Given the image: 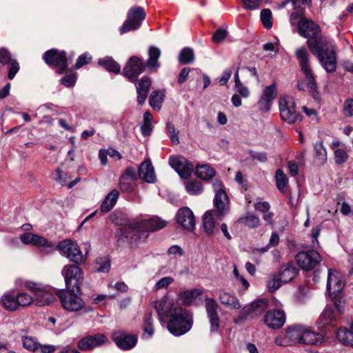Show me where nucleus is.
Instances as JSON below:
<instances>
[{
    "instance_id": "obj_46",
    "label": "nucleus",
    "mask_w": 353,
    "mask_h": 353,
    "mask_svg": "<svg viewBox=\"0 0 353 353\" xmlns=\"http://www.w3.org/2000/svg\"><path fill=\"white\" fill-rule=\"evenodd\" d=\"M23 346L25 349L36 352L39 343L37 339L32 336H22Z\"/></svg>"
},
{
    "instance_id": "obj_38",
    "label": "nucleus",
    "mask_w": 353,
    "mask_h": 353,
    "mask_svg": "<svg viewBox=\"0 0 353 353\" xmlns=\"http://www.w3.org/2000/svg\"><path fill=\"white\" fill-rule=\"evenodd\" d=\"M98 63L109 72L118 74L121 71L120 65L110 57L99 59Z\"/></svg>"
},
{
    "instance_id": "obj_1",
    "label": "nucleus",
    "mask_w": 353,
    "mask_h": 353,
    "mask_svg": "<svg viewBox=\"0 0 353 353\" xmlns=\"http://www.w3.org/2000/svg\"><path fill=\"white\" fill-rule=\"evenodd\" d=\"M299 33L307 38L310 52L318 59L321 65L327 72L336 69V56L334 45L321 36L318 24L311 19L302 18L298 21Z\"/></svg>"
},
{
    "instance_id": "obj_32",
    "label": "nucleus",
    "mask_w": 353,
    "mask_h": 353,
    "mask_svg": "<svg viewBox=\"0 0 353 353\" xmlns=\"http://www.w3.org/2000/svg\"><path fill=\"white\" fill-rule=\"evenodd\" d=\"M148 59L145 65L150 70H156L160 67L159 59L161 56V50L154 46H151L148 49Z\"/></svg>"
},
{
    "instance_id": "obj_6",
    "label": "nucleus",
    "mask_w": 353,
    "mask_h": 353,
    "mask_svg": "<svg viewBox=\"0 0 353 353\" xmlns=\"http://www.w3.org/2000/svg\"><path fill=\"white\" fill-rule=\"evenodd\" d=\"M295 56L299 61L301 70L305 76V79L307 81V85L310 89V92L315 99H319V94L317 91V86L311 69L310 63V55L309 52L306 48L301 47L295 50Z\"/></svg>"
},
{
    "instance_id": "obj_63",
    "label": "nucleus",
    "mask_w": 353,
    "mask_h": 353,
    "mask_svg": "<svg viewBox=\"0 0 353 353\" xmlns=\"http://www.w3.org/2000/svg\"><path fill=\"white\" fill-rule=\"evenodd\" d=\"M254 208L256 210L261 212L262 213L267 212L270 208V205L268 202L266 201H258L254 204Z\"/></svg>"
},
{
    "instance_id": "obj_4",
    "label": "nucleus",
    "mask_w": 353,
    "mask_h": 353,
    "mask_svg": "<svg viewBox=\"0 0 353 353\" xmlns=\"http://www.w3.org/2000/svg\"><path fill=\"white\" fill-rule=\"evenodd\" d=\"M288 338L294 343L315 345L321 343L323 335L310 327L295 324L287 329Z\"/></svg>"
},
{
    "instance_id": "obj_12",
    "label": "nucleus",
    "mask_w": 353,
    "mask_h": 353,
    "mask_svg": "<svg viewBox=\"0 0 353 353\" xmlns=\"http://www.w3.org/2000/svg\"><path fill=\"white\" fill-rule=\"evenodd\" d=\"M80 292H72L70 290H60L58 296L62 307L68 312H78L81 310L85 302L77 294Z\"/></svg>"
},
{
    "instance_id": "obj_24",
    "label": "nucleus",
    "mask_w": 353,
    "mask_h": 353,
    "mask_svg": "<svg viewBox=\"0 0 353 353\" xmlns=\"http://www.w3.org/2000/svg\"><path fill=\"white\" fill-rule=\"evenodd\" d=\"M176 220L185 230H193L194 229V216L192 211L188 207L181 208L178 210Z\"/></svg>"
},
{
    "instance_id": "obj_64",
    "label": "nucleus",
    "mask_w": 353,
    "mask_h": 353,
    "mask_svg": "<svg viewBox=\"0 0 353 353\" xmlns=\"http://www.w3.org/2000/svg\"><path fill=\"white\" fill-rule=\"evenodd\" d=\"M232 74V70L230 68H227L224 70L222 76L219 79V83L221 85L227 84L228 80L231 77Z\"/></svg>"
},
{
    "instance_id": "obj_25",
    "label": "nucleus",
    "mask_w": 353,
    "mask_h": 353,
    "mask_svg": "<svg viewBox=\"0 0 353 353\" xmlns=\"http://www.w3.org/2000/svg\"><path fill=\"white\" fill-rule=\"evenodd\" d=\"M154 307L157 310L161 321H167L174 309L173 303L166 296H163L161 299L155 301L154 303Z\"/></svg>"
},
{
    "instance_id": "obj_54",
    "label": "nucleus",
    "mask_w": 353,
    "mask_h": 353,
    "mask_svg": "<svg viewBox=\"0 0 353 353\" xmlns=\"http://www.w3.org/2000/svg\"><path fill=\"white\" fill-rule=\"evenodd\" d=\"M261 20L265 28L268 29L272 28V12L270 9H263L261 11Z\"/></svg>"
},
{
    "instance_id": "obj_19",
    "label": "nucleus",
    "mask_w": 353,
    "mask_h": 353,
    "mask_svg": "<svg viewBox=\"0 0 353 353\" xmlns=\"http://www.w3.org/2000/svg\"><path fill=\"white\" fill-rule=\"evenodd\" d=\"M108 342V339L103 334L88 335L78 341L77 347L82 351H87Z\"/></svg>"
},
{
    "instance_id": "obj_20",
    "label": "nucleus",
    "mask_w": 353,
    "mask_h": 353,
    "mask_svg": "<svg viewBox=\"0 0 353 353\" xmlns=\"http://www.w3.org/2000/svg\"><path fill=\"white\" fill-rule=\"evenodd\" d=\"M144 68V63L140 58L132 57L123 68V74L130 81L134 82Z\"/></svg>"
},
{
    "instance_id": "obj_23",
    "label": "nucleus",
    "mask_w": 353,
    "mask_h": 353,
    "mask_svg": "<svg viewBox=\"0 0 353 353\" xmlns=\"http://www.w3.org/2000/svg\"><path fill=\"white\" fill-rule=\"evenodd\" d=\"M344 287L341 274L333 270H329L327 281V290L330 296H336Z\"/></svg>"
},
{
    "instance_id": "obj_5",
    "label": "nucleus",
    "mask_w": 353,
    "mask_h": 353,
    "mask_svg": "<svg viewBox=\"0 0 353 353\" xmlns=\"http://www.w3.org/2000/svg\"><path fill=\"white\" fill-rule=\"evenodd\" d=\"M193 323L192 314L186 310L176 307L167 324L169 332L175 336H180L189 332Z\"/></svg>"
},
{
    "instance_id": "obj_30",
    "label": "nucleus",
    "mask_w": 353,
    "mask_h": 353,
    "mask_svg": "<svg viewBox=\"0 0 353 353\" xmlns=\"http://www.w3.org/2000/svg\"><path fill=\"white\" fill-rule=\"evenodd\" d=\"M119 197V192L113 189L105 196L100 207L102 213L109 212L116 205Z\"/></svg>"
},
{
    "instance_id": "obj_16",
    "label": "nucleus",
    "mask_w": 353,
    "mask_h": 353,
    "mask_svg": "<svg viewBox=\"0 0 353 353\" xmlns=\"http://www.w3.org/2000/svg\"><path fill=\"white\" fill-rule=\"evenodd\" d=\"M205 307L207 313L210 327L211 334L216 333L219 329V316L217 312L219 305L213 298H206L205 299Z\"/></svg>"
},
{
    "instance_id": "obj_52",
    "label": "nucleus",
    "mask_w": 353,
    "mask_h": 353,
    "mask_svg": "<svg viewBox=\"0 0 353 353\" xmlns=\"http://www.w3.org/2000/svg\"><path fill=\"white\" fill-rule=\"evenodd\" d=\"M267 288L268 290L273 292L277 290L283 283L279 275L274 274L267 280Z\"/></svg>"
},
{
    "instance_id": "obj_2",
    "label": "nucleus",
    "mask_w": 353,
    "mask_h": 353,
    "mask_svg": "<svg viewBox=\"0 0 353 353\" xmlns=\"http://www.w3.org/2000/svg\"><path fill=\"white\" fill-rule=\"evenodd\" d=\"M212 184L215 193L214 203L216 210L208 211L203 216V228L208 234H212L217 230L215 219L221 221L229 211V199L222 182L215 179Z\"/></svg>"
},
{
    "instance_id": "obj_27",
    "label": "nucleus",
    "mask_w": 353,
    "mask_h": 353,
    "mask_svg": "<svg viewBox=\"0 0 353 353\" xmlns=\"http://www.w3.org/2000/svg\"><path fill=\"white\" fill-rule=\"evenodd\" d=\"M318 323L321 329L329 330V327H334L336 323V317L334 312L333 307H325L318 319Z\"/></svg>"
},
{
    "instance_id": "obj_15",
    "label": "nucleus",
    "mask_w": 353,
    "mask_h": 353,
    "mask_svg": "<svg viewBox=\"0 0 353 353\" xmlns=\"http://www.w3.org/2000/svg\"><path fill=\"white\" fill-rule=\"evenodd\" d=\"M296 261L302 270L309 271L321 262V257L318 252L311 250L299 252L296 255Z\"/></svg>"
},
{
    "instance_id": "obj_11",
    "label": "nucleus",
    "mask_w": 353,
    "mask_h": 353,
    "mask_svg": "<svg viewBox=\"0 0 353 353\" xmlns=\"http://www.w3.org/2000/svg\"><path fill=\"white\" fill-rule=\"evenodd\" d=\"M146 16L143 8L134 6L131 8L127 14V19L120 28L121 34L139 28Z\"/></svg>"
},
{
    "instance_id": "obj_50",
    "label": "nucleus",
    "mask_w": 353,
    "mask_h": 353,
    "mask_svg": "<svg viewBox=\"0 0 353 353\" xmlns=\"http://www.w3.org/2000/svg\"><path fill=\"white\" fill-rule=\"evenodd\" d=\"M281 119L288 123H294L302 119V116L299 112H280Z\"/></svg>"
},
{
    "instance_id": "obj_7",
    "label": "nucleus",
    "mask_w": 353,
    "mask_h": 353,
    "mask_svg": "<svg viewBox=\"0 0 353 353\" xmlns=\"http://www.w3.org/2000/svg\"><path fill=\"white\" fill-rule=\"evenodd\" d=\"M125 178L135 181L137 176L147 183H154L156 181V175L154 167L150 160L143 161L139 167L138 171L134 167H128L121 175Z\"/></svg>"
},
{
    "instance_id": "obj_3",
    "label": "nucleus",
    "mask_w": 353,
    "mask_h": 353,
    "mask_svg": "<svg viewBox=\"0 0 353 353\" xmlns=\"http://www.w3.org/2000/svg\"><path fill=\"white\" fill-rule=\"evenodd\" d=\"M167 222L159 216H154L148 219L137 221L128 228H121L118 233L131 241L145 240L149 232H154L165 228Z\"/></svg>"
},
{
    "instance_id": "obj_34",
    "label": "nucleus",
    "mask_w": 353,
    "mask_h": 353,
    "mask_svg": "<svg viewBox=\"0 0 353 353\" xmlns=\"http://www.w3.org/2000/svg\"><path fill=\"white\" fill-rule=\"evenodd\" d=\"M337 339L343 345L353 347V322L350 330L340 327L336 332Z\"/></svg>"
},
{
    "instance_id": "obj_37",
    "label": "nucleus",
    "mask_w": 353,
    "mask_h": 353,
    "mask_svg": "<svg viewBox=\"0 0 353 353\" xmlns=\"http://www.w3.org/2000/svg\"><path fill=\"white\" fill-rule=\"evenodd\" d=\"M202 290L195 288L191 290H185L180 292L179 298L182 300V303L185 305H190L192 304L193 300L196 297L201 295Z\"/></svg>"
},
{
    "instance_id": "obj_17",
    "label": "nucleus",
    "mask_w": 353,
    "mask_h": 353,
    "mask_svg": "<svg viewBox=\"0 0 353 353\" xmlns=\"http://www.w3.org/2000/svg\"><path fill=\"white\" fill-rule=\"evenodd\" d=\"M169 164L183 179L188 178L194 168V164L182 156L170 157Z\"/></svg>"
},
{
    "instance_id": "obj_28",
    "label": "nucleus",
    "mask_w": 353,
    "mask_h": 353,
    "mask_svg": "<svg viewBox=\"0 0 353 353\" xmlns=\"http://www.w3.org/2000/svg\"><path fill=\"white\" fill-rule=\"evenodd\" d=\"M151 80L148 77H142L136 84L137 100L139 104L145 103L151 86Z\"/></svg>"
},
{
    "instance_id": "obj_33",
    "label": "nucleus",
    "mask_w": 353,
    "mask_h": 353,
    "mask_svg": "<svg viewBox=\"0 0 353 353\" xmlns=\"http://www.w3.org/2000/svg\"><path fill=\"white\" fill-rule=\"evenodd\" d=\"M54 300H56V296L45 288L37 291V296L34 297V302L38 306L49 305Z\"/></svg>"
},
{
    "instance_id": "obj_58",
    "label": "nucleus",
    "mask_w": 353,
    "mask_h": 353,
    "mask_svg": "<svg viewBox=\"0 0 353 353\" xmlns=\"http://www.w3.org/2000/svg\"><path fill=\"white\" fill-rule=\"evenodd\" d=\"M91 59H92V57L88 53H84V54L80 55L77 59V61L74 65V68L79 69L84 65L89 63L90 62Z\"/></svg>"
},
{
    "instance_id": "obj_57",
    "label": "nucleus",
    "mask_w": 353,
    "mask_h": 353,
    "mask_svg": "<svg viewBox=\"0 0 353 353\" xmlns=\"http://www.w3.org/2000/svg\"><path fill=\"white\" fill-rule=\"evenodd\" d=\"M77 81V75L75 73L69 74L61 79V83L65 87H73Z\"/></svg>"
},
{
    "instance_id": "obj_36",
    "label": "nucleus",
    "mask_w": 353,
    "mask_h": 353,
    "mask_svg": "<svg viewBox=\"0 0 353 353\" xmlns=\"http://www.w3.org/2000/svg\"><path fill=\"white\" fill-rule=\"evenodd\" d=\"M154 118L150 112H145L143 121L140 125L141 134L143 137H149L154 128Z\"/></svg>"
},
{
    "instance_id": "obj_40",
    "label": "nucleus",
    "mask_w": 353,
    "mask_h": 353,
    "mask_svg": "<svg viewBox=\"0 0 353 353\" xmlns=\"http://www.w3.org/2000/svg\"><path fill=\"white\" fill-rule=\"evenodd\" d=\"M143 334L142 339H149L154 334V329L153 326V321L152 319V314L148 313L145 315L143 325Z\"/></svg>"
},
{
    "instance_id": "obj_13",
    "label": "nucleus",
    "mask_w": 353,
    "mask_h": 353,
    "mask_svg": "<svg viewBox=\"0 0 353 353\" xmlns=\"http://www.w3.org/2000/svg\"><path fill=\"white\" fill-rule=\"evenodd\" d=\"M20 239L25 244H32L40 247V252L45 255L50 254L56 250L55 244L52 241H49L38 234L24 233L21 236Z\"/></svg>"
},
{
    "instance_id": "obj_18",
    "label": "nucleus",
    "mask_w": 353,
    "mask_h": 353,
    "mask_svg": "<svg viewBox=\"0 0 353 353\" xmlns=\"http://www.w3.org/2000/svg\"><path fill=\"white\" fill-rule=\"evenodd\" d=\"M277 86L275 82L263 88L258 102L260 110H270L277 96Z\"/></svg>"
},
{
    "instance_id": "obj_29",
    "label": "nucleus",
    "mask_w": 353,
    "mask_h": 353,
    "mask_svg": "<svg viewBox=\"0 0 353 353\" xmlns=\"http://www.w3.org/2000/svg\"><path fill=\"white\" fill-rule=\"evenodd\" d=\"M219 300L223 305L230 309L238 310L241 307L239 300L234 294L225 290H219Z\"/></svg>"
},
{
    "instance_id": "obj_62",
    "label": "nucleus",
    "mask_w": 353,
    "mask_h": 353,
    "mask_svg": "<svg viewBox=\"0 0 353 353\" xmlns=\"http://www.w3.org/2000/svg\"><path fill=\"white\" fill-rule=\"evenodd\" d=\"M57 347L53 345H42L39 344L35 353H53L56 351Z\"/></svg>"
},
{
    "instance_id": "obj_55",
    "label": "nucleus",
    "mask_w": 353,
    "mask_h": 353,
    "mask_svg": "<svg viewBox=\"0 0 353 353\" xmlns=\"http://www.w3.org/2000/svg\"><path fill=\"white\" fill-rule=\"evenodd\" d=\"M167 133L174 144L179 143V139L178 137L179 131H176L174 125L170 122L166 123Z\"/></svg>"
},
{
    "instance_id": "obj_47",
    "label": "nucleus",
    "mask_w": 353,
    "mask_h": 353,
    "mask_svg": "<svg viewBox=\"0 0 353 353\" xmlns=\"http://www.w3.org/2000/svg\"><path fill=\"white\" fill-rule=\"evenodd\" d=\"M179 61L183 64L192 63L194 59V51L192 48H185L179 54Z\"/></svg>"
},
{
    "instance_id": "obj_60",
    "label": "nucleus",
    "mask_w": 353,
    "mask_h": 353,
    "mask_svg": "<svg viewBox=\"0 0 353 353\" xmlns=\"http://www.w3.org/2000/svg\"><path fill=\"white\" fill-rule=\"evenodd\" d=\"M228 32L226 30L219 28L214 33L212 41L214 43H221L226 38Z\"/></svg>"
},
{
    "instance_id": "obj_8",
    "label": "nucleus",
    "mask_w": 353,
    "mask_h": 353,
    "mask_svg": "<svg viewBox=\"0 0 353 353\" xmlns=\"http://www.w3.org/2000/svg\"><path fill=\"white\" fill-rule=\"evenodd\" d=\"M78 265L68 264L64 265L61 270L65 288L72 292H80V285L83 280V272Z\"/></svg>"
},
{
    "instance_id": "obj_10",
    "label": "nucleus",
    "mask_w": 353,
    "mask_h": 353,
    "mask_svg": "<svg viewBox=\"0 0 353 353\" xmlns=\"http://www.w3.org/2000/svg\"><path fill=\"white\" fill-rule=\"evenodd\" d=\"M55 247L70 261L74 263L81 264L86 260V258L83 256L82 252L77 243L70 239H64L60 241Z\"/></svg>"
},
{
    "instance_id": "obj_53",
    "label": "nucleus",
    "mask_w": 353,
    "mask_h": 353,
    "mask_svg": "<svg viewBox=\"0 0 353 353\" xmlns=\"http://www.w3.org/2000/svg\"><path fill=\"white\" fill-rule=\"evenodd\" d=\"M133 181L131 179L125 178V176H120L119 188L122 192H132L134 190Z\"/></svg>"
},
{
    "instance_id": "obj_45",
    "label": "nucleus",
    "mask_w": 353,
    "mask_h": 353,
    "mask_svg": "<svg viewBox=\"0 0 353 353\" xmlns=\"http://www.w3.org/2000/svg\"><path fill=\"white\" fill-rule=\"evenodd\" d=\"M17 297L19 309L28 306L34 301V298L27 292H17Z\"/></svg>"
},
{
    "instance_id": "obj_61",
    "label": "nucleus",
    "mask_w": 353,
    "mask_h": 353,
    "mask_svg": "<svg viewBox=\"0 0 353 353\" xmlns=\"http://www.w3.org/2000/svg\"><path fill=\"white\" fill-rule=\"evenodd\" d=\"M262 0H243V7L246 10H256L258 9Z\"/></svg>"
},
{
    "instance_id": "obj_43",
    "label": "nucleus",
    "mask_w": 353,
    "mask_h": 353,
    "mask_svg": "<svg viewBox=\"0 0 353 353\" xmlns=\"http://www.w3.org/2000/svg\"><path fill=\"white\" fill-rule=\"evenodd\" d=\"M241 224H244L249 228H255L259 225L260 219L258 216L248 214L244 216H241L238 220Z\"/></svg>"
},
{
    "instance_id": "obj_14",
    "label": "nucleus",
    "mask_w": 353,
    "mask_h": 353,
    "mask_svg": "<svg viewBox=\"0 0 353 353\" xmlns=\"http://www.w3.org/2000/svg\"><path fill=\"white\" fill-rule=\"evenodd\" d=\"M43 58L46 64L56 67L59 74H62L67 71L68 62L65 51L51 49L43 54Z\"/></svg>"
},
{
    "instance_id": "obj_9",
    "label": "nucleus",
    "mask_w": 353,
    "mask_h": 353,
    "mask_svg": "<svg viewBox=\"0 0 353 353\" xmlns=\"http://www.w3.org/2000/svg\"><path fill=\"white\" fill-rule=\"evenodd\" d=\"M268 307V301L266 299H257L245 305L239 312V315L234 318V322L240 323L249 318H256L261 315Z\"/></svg>"
},
{
    "instance_id": "obj_21",
    "label": "nucleus",
    "mask_w": 353,
    "mask_h": 353,
    "mask_svg": "<svg viewBox=\"0 0 353 353\" xmlns=\"http://www.w3.org/2000/svg\"><path fill=\"white\" fill-rule=\"evenodd\" d=\"M112 340L119 349L128 350L137 345L138 339L135 335L128 334L123 331H117L112 334Z\"/></svg>"
},
{
    "instance_id": "obj_22",
    "label": "nucleus",
    "mask_w": 353,
    "mask_h": 353,
    "mask_svg": "<svg viewBox=\"0 0 353 353\" xmlns=\"http://www.w3.org/2000/svg\"><path fill=\"white\" fill-rule=\"evenodd\" d=\"M285 322V314L279 309L269 310L264 316V323L271 329H279L284 325Z\"/></svg>"
},
{
    "instance_id": "obj_44",
    "label": "nucleus",
    "mask_w": 353,
    "mask_h": 353,
    "mask_svg": "<svg viewBox=\"0 0 353 353\" xmlns=\"http://www.w3.org/2000/svg\"><path fill=\"white\" fill-rule=\"evenodd\" d=\"M314 150L315 152V158L321 164L325 163L327 161V152L322 141L316 142L314 145Z\"/></svg>"
},
{
    "instance_id": "obj_51",
    "label": "nucleus",
    "mask_w": 353,
    "mask_h": 353,
    "mask_svg": "<svg viewBox=\"0 0 353 353\" xmlns=\"http://www.w3.org/2000/svg\"><path fill=\"white\" fill-rule=\"evenodd\" d=\"M185 190L190 194L196 195L203 192V187L200 182L190 181L186 183Z\"/></svg>"
},
{
    "instance_id": "obj_26",
    "label": "nucleus",
    "mask_w": 353,
    "mask_h": 353,
    "mask_svg": "<svg viewBox=\"0 0 353 353\" xmlns=\"http://www.w3.org/2000/svg\"><path fill=\"white\" fill-rule=\"evenodd\" d=\"M0 63L3 65L10 64L8 77L9 79H14L19 70V64L16 59L12 58L6 48H0Z\"/></svg>"
},
{
    "instance_id": "obj_35",
    "label": "nucleus",
    "mask_w": 353,
    "mask_h": 353,
    "mask_svg": "<svg viewBox=\"0 0 353 353\" xmlns=\"http://www.w3.org/2000/svg\"><path fill=\"white\" fill-rule=\"evenodd\" d=\"M297 270L293 263H288L283 265L279 272V276L283 283L291 281L296 275Z\"/></svg>"
},
{
    "instance_id": "obj_59",
    "label": "nucleus",
    "mask_w": 353,
    "mask_h": 353,
    "mask_svg": "<svg viewBox=\"0 0 353 353\" xmlns=\"http://www.w3.org/2000/svg\"><path fill=\"white\" fill-rule=\"evenodd\" d=\"M334 157L336 163L342 164L347 159V154L343 149H337L334 152Z\"/></svg>"
},
{
    "instance_id": "obj_49",
    "label": "nucleus",
    "mask_w": 353,
    "mask_h": 353,
    "mask_svg": "<svg viewBox=\"0 0 353 353\" xmlns=\"http://www.w3.org/2000/svg\"><path fill=\"white\" fill-rule=\"evenodd\" d=\"M276 185L281 192H284L288 184V179L286 174L281 169L276 172Z\"/></svg>"
},
{
    "instance_id": "obj_48",
    "label": "nucleus",
    "mask_w": 353,
    "mask_h": 353,
    "mask_svg": "<svg viewBox=\"0 0 353 353\" xmlns=\"http://www.w3.org/2000/svg\"><path fill=\"white\" fill-rule=\"evenodd\" d=\"M164 94L161 91H153L150 97L149 103L150 106L155 108H160L163 102Z\"/></svg>"
},
{
    "instance_id": "obj_41",
    "label": "nucleus",
    "mask_w": 353,
    "mask_h": 353,
    "mask_svg": "<svg viewBox=\"0 0 353 353\" xmlns=\"http://www.w3.org/2000/svg\"><path fill=\"white\" fill-rule=\"evenodd\" d=\"M111 262L108 257H99L94 263V270L97 272L106 273L110 269Z\"/></svg>"
},
{
    "instance_id": "obj_39",
    "label": "nucleus",
    "mask_w": 353,
    "mask_h": 353,
    "mask_svg": "<svg viewBox=\"0 0 353 353\" xmlns=\"http://www.w3.org/2000/svg\"><path fill=\"white\" fill-rule=\"evenodd\" d=\"M196 174L203 180H208L215 175V170L209 165L205 164L195 167Z\"/></svg>"
},
{
    "instance_id": "obj_56",
    "label": "nucleus",
    "mask_w": 353,
    "mask_h": 353,
    "mask_svg": "<svg viewBox=\"0 0 353 353\" xmlns=\"http://www.w3.org/2000/svg\"><path fill=\"white\" fill-rule=\"evenodd\" d=\"M174 281V279L171 276H165L159 279L155 284L154 289L159 290L167 288Z\"/></svg>"
},
{
    "instance_id": "obj_31",
    "label": "nucleus",
    "mask_w": 353,
    "mask_h": 353,
    "mask_svg": "<svg viewBox=\"0 0 353 353\" xmlns=\"http://www.w3.org/2000/svg\"><path fill=\"white\" fill-rule=\"evenodd\" d=\"M1 302L7 310L14 312L19 310L17 292L14 291L4 293L1 298Z\"/></svg>"
},
{
    "instance_id": "obj_42",
    "label": "nucleus",
    "mask_w": 353,
    "mask_h": 353,
    "mask_svg": "<svg viewBox=\"0 0 353 353\" xmlns=\"http://www.w3.org/2000/svg\"><path fill=\"white\" fill-rule=\"evenodd\" d=\"M279 110H292L295 108L294 99L290 95H281L279 99Z\"/></svg>"
}]
</instances>
